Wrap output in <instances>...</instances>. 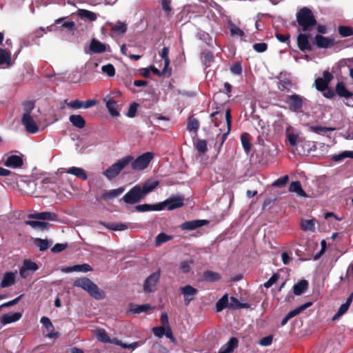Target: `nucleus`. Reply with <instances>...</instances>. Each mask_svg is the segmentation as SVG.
<instances>
[{
	"mask_svg": "<svg viewBox=\"0 0 353 353\" xmlns=\"http://www.w3.org/2000/svg\"><path fill=\"white\" fill-rule=\"evenodd\" d=\"M296 21L303 32L312 30L317 23L312 10L306 7L301 8L296 13Z\"/></svg>",
	"mask_w": 353,
	"mask_h": 353,
	"instance_id": "1",
	"label": "nucleus"
},
{
	"mask_svg": "<svg viewBox=\"0 0 353 353\" xmlns=\"http://www.w3.org/2000/svg\"><path fill=\"white\" fill-rule=\"evenodd\" d=\"M73 285L75 287L82 288L97 300L103 299L105 296V292L100 290L98 286L88 278L83 277L78 279L74 281Z\"/></svg>",
	"mask_w": 353,
	"mask_h": 353,
	"instance_id": "2",
	"label": "nucleus"
},
{
	"mask_svg": "<svg viewBox=\"0 0 353 353\" xmlns=\"http://www.w3.org/2000/svg\"><path fill=\"white\" fill-rule=\"evenodd\" d=\"M134 159L131 155H128L119 159L103 172V174L108 179L112 180L119 175L121 170Z\"/></svg>",
	"mask_w": 353,
	"mask_h": 353,
	"instance_id": "3",
	"label": "nucleus"
},
{
	"mask_svg": "<svg viewBox=\"0 0 353 353\" xmlns=\"http://www.w3.org/2000/svg\"><path fill=\"white\" fill-rule=\"evenodd\" d=\"M285 101L292 112L302 113L303 104L307 99L299 94L294 93L290 95H287Z\"/></svg>",
	"mask_w": 353,
	"mask_h": 353,
	"instance_id": "4",
	"label": "nucleus"
},
{
	"mask_svg": "<svg viewBox=\"0 0 353 353\" xmlns=\"http://www.w3.org/2000/svg\"><path fill=\"white\" fill-rule=\"evenodd\" d=\"M335 88L336 96L343 99L347 105L353 107V92L347 88L345 83L343 81H339Z\"/></svg>",
	"mask_w": 353,
	"mask_h": 353,
	"instance_id": "5",
	"label": "nucleus"
},
{
	"mask_svg": "<svg viewBox=\"0 0 353 353\" xmlns=\"http://www.w3.org/2000/svg\"><path fill=\"white\" fill-rule=\"evenodd\" d=\"M153 157L154 154L152 152H145L138 157L136 159H132V162H130L131 167L134 170H143L148 166Z\"/></svg>",
	"mask_w": 353,
	"mask_h": 353,
	"instance_id": "6",
	"label": "nucleus"
},
{
	"mask_svg": "<svg viewBox=\"0 0 353 353\" xmlns=\"http://www.w3.org/2000/svg\"><path fill=\"white\" fill-rule=\"evenodd\" d=\"M184 196L177 195L159 203V205L161 207V210L164 209L173 210L181 208L184 204Z\"/></svg>",
	"mask_w": 353,
	"mask_h": 353,
	"instance_id": "7",
	"label": "nucleus"
},
{
	"mask_svg": "<svg viewBox=\"0 0 353 353\" xmlns=\"http://www.w3.org/2000/svg\"><path fill=\"white\" fill-rule=\"evenodd\" d=\"M160 275L161 271L159 269L145 279L143 286L145 292L150 293L157 290V284L159 281Z\"/></svg>",
	"mask_w": 353,
	"mask_h": 353,
	"instance_id": "8",
	"label": "nucleus"
},
{
	"mask_svg": "<svg viewBox=\"0 0 353 353\" xmlns=\"http://www.w3.org/2000/svg\"><path fill=\"white\" fill-rule=\"evenodd\" d=\"M143 198L140 185H137L123 196L122 200L127 204H135L139 203Z\"/></svg>",
	"mask_w": 353,
	"mask_h": 353,
	"instance_id": "9",
	"label": "nucleus"
},
{
	"mask_svg": "<svg viewBox=\"0 0 353 353\" xmlns=\"http://www.w3.org/2000/svg\"><path fill=\"white\" fill-rule=\"evenodd\" d=\"M334 79L333 74L327 70L323 72V77H319L315 79L314 85L318 91L323 92L329 86V83Z\"/></svg>",
	"mask_w": 353,
	"mask_h": 353,
	"instance_id": "10",
	"label": "nucleus"
},
{
	"mask_svg": "<svg viewBox=\"0 0 353 353\" xmlns=\"http://www.w3.org/2000/svg\"><path fill=\"white\" fill-rule=\"evenodd\" d=\"M310 35L305 33H300L296 38V43L298 48L301 52H310L313 48L309 41Z\"/></svg>",
	"mask_w": 353,
	"mask_h": 353,
	"instance_id": "11",
	"label": "nucleus"
},
{
	"mask_svg": "<svg viewBox=\"0 0 353 353\" xmlns=\"http://www.w3.org/2000/svg\"><path fill=\"white\" fill-rule=\"evenodd\" d=\"M180 290L183 295L184 303L185 305H188L190 303L195 299V296L198 293L197 289L190 285H187L181 288Z\"/></svg>",
	"mask_w": 353,
	"mask_h": 353,
	"instance_id": "12",
	"label": "nucleus"
},
{
	"mask_svg": "<svg viewBox=\"0 0 353 353\" xmlns=\"http://www.w3.org/2000/svg\"><path fill=\"white\" fill-rule=\"evenodd\" d=\"M21 123L25 126L26 131L29 133L35 134L39 131V127L31 115L23 114Z\"/></svg>",
	"mask_w": 353,
	"mask_h": 353,
	"instance_id": "13",
	"label": "nucleus"
},
{
	"mask_svg": "<svg viewBox=\"0 0 353 353\" xmlns=\"http://www.w3.org/2000/svg\"><path fill=\"white\" fill-rule=\"evenodd\" d=\"M38 269L39 266L36 263L29 259H25L22 267L19 270V274L22 278L26 279L29 275L28 271L34 272Z\"/></svg>",
	"mask_w": 353,
	"mask_h": 353,
	"instance_id": "14",
	"label": "nucleus"
},
{
	"mask_svg": "<svg viewBox=\"0 0 353 353\" xmlns=\"http://www.w3.org/2000/svg\"><path fill=\"white\" fill-rule=\"evenodd\" d=\"M314 44L319 48H327L334 46L335 41L334 39L316 34L314 38Z\"/></svg>",
	"mask_w": 353,
	"mask_h": 353,
	"instance_id": "15",
	"label": "nucleus"
},
{
	"mask_svg": "<svg viewBox=\"0 0 353 353\" xmlns=\"http://www.w3.org/2000/svg\"><path fill=\"white\" fill-rule=\"evenodd\" d=\"M40 322L45 328L49 331V333L46 334V337L49 339H56L59 336V333L58 332H54V327L48 317H41Z\"/></svg>",
	"mask_w": 353,
	"mask_h": 353,
	"instance_id": "16",
	"label": "nucleus"
},
{
	"mask_svg": "<svg viewBox=\"0 0 353 353\" xmlns=\"http://www.w3.org/2000/svg\"><path fill=\"white\" fill-rule=\"evenodd\" d=\"M208 223L207 220L203 219L185 221L181 225V228L183 230H193L208 224Z\"/></svg>",
	"mask_w": 353,
	"mask_h": 353,
	"instance_id": "17",
	"label": "nucleus"
},
{
	"mask_svg": "<svg viewBox=\"0 0 353 353\" xmlns=\"http://www.w3.org/2000/svg\"><path fill=\"white\" fill-rule=\"evenodd\" d=\"M23 164V159L18 155H11L7 158L4 165L8 168H18Z\"/></svg>",
	"mask_w": 353,
	"mask_h": 353,
	"instance_id": "18",
	"label": "nucleus"
},
{
	"mask_svg": "<svg viewBox=\"0 0 353 353\" xmlns=\"http://www.w3.org/2000/svg\"><path fill=\"white\" fill-rule=\"evenodd\" d=\"M21 317L22 314L21 312L6 314L1 316L0 322L3 325H7L18 321Z\"/></svg>",
	"mask_w": 353,
	"mask_h": 353,
	"instance_id": "19",
	"label": "nucleus"
},
{
	"mask_svg": "<svg viewBox=\"0 0 353 353\" xmlns=\"http://www.w3.org/2000/svg\"><path fill=\"white\" fill-rule=\"evenodd\" d=\"M29 217L39 220L55 221L57 219V215L55 213L51 212L34 213L29 215Z\"/></svg>",
	"mask_w": 353,
	"mask_h": 353,
	"instance_id": "20",
	"label": "nucleus"
},
{
	"mask_svg": "<svg viewBox=\"0 0 353 353\" xmlns=\"http://www.w3.org/2000/svg\"><path fill=\"white\" fill-rule=\"evenodd\" d=\"M159 183L158 181L152 182L147 181L142 185H140L141 193L143 197L144 198L148 193L153 191L159 185Z\"/></svg>",
	"mask_w": 353,
	"mask_h": 353,
	"instance_id": "21",
	"label": "nucleus"
},
{
	"mask_svg": "<svg viewBox=\"0 0 353 353\" xmlns=\"http://www.w3.org/2000/svg\"><path fill=\"white\" fill-rule=\"evenodd\" d=\"M92 270V267L90 265L86 264V263L67 267L62 270L63 272H66V273L72 272H90Z\"/></svg>",
	"mask_w": 353,
	"mask_h": 353,
	"instance_id": "22",
	"label": "nucleus"
},
{
	"mask_svg": "<svg viewBox=\"0 0 353 353\" xmlns=\"http://www.w3.org/2000/svg\"><path fill=\"white\" fill-rule=\"evenodd\" d=\"M15 283V274L12 272H7L3 274L0 287L2 288H8Z\"/></svg>",
	"mask_w": 353,
	"mask_h": 353,
	"instance_id": "23",
	"label": "nucleus"
},
{
	"mask_svg": "<svg viewBox=\"0 0 353 353\" xmlns=\"http://www.w3.org/2000/svg\"><path fill=\"white\" fill-rule=\"evenodd\" d=\"M124 191H125L124 187H120L117 189L105 191L101 194V199H103L104 201L110 200L114 197L119 196Z\"/></svg>",
	"mask_w": 353,
	"mask_h": 353,
	"instance_id": "24",
	"label": "nucleus"
},
{
	"mask_svg": "<svg viewBox=\"0 0 353 353\" xmlns=\"http://www.w3.org/2000/svg\"><path fill=\"white\" fill-rule=\"evenodd\" d=\"M69 121L74 127L79 129L83 128L86 125L84 118L80 114L70 115Z\"/></svg>",
	"mask_w": 353,
	"mask_h": 353,
	"instance_id": "25",
	"label": "nucleus"
},
{
	"mask_svg": "<svg viewBox=\"0 0 353 353\" xmlns=\"http://www.w3.org/2000/svg\"><path fill=\"white\" fill-rule=\"evenodd\" d=\"M90 50L92 53H102L106 50L105 45L96 39H92L90 44Z\"/></svg>",
	"mask_w": 353,
	"mask_h": 353,
	"instance_id": "26",
	"label": "nucleus"
},
{
	"mask_svg": "<svg viewBox=\"0 0 353 353\" xmlns=\"http://www.w3.org/2000/svg\"><path fill=\"white\" fill-rule=\"evenodd\" d=\"M161 207L158 203L156 204H141L135 206V210L139 212L148 211H161Z\"/></svg>",
	"mask_w": 353,
	"mask_h": 353,
	"instance_id": "27",
	"label": "nucleus"
},
{
	"mask_svg": "<svg viewBox=\"0 0 353 353\" xmlns=\"http://www.w3.org/2000/svg\"><path fill=\"white\" fill-rule=\"evenodd\" d=\"M130 310L128 312H131L133 314H141L143 312H148L151 308V305L150 304H143V305H134L131 303L130 305Z\"/></svg>",
	"mask_w": 353,
	"mask_h": 353,
	"instance_id": "28",
	"label": "nucleus"
},
{
	"mask_svg": "<svg viewBox=\"0 0 353 353\" xmlns=\"http://www.w3.org/2000/svg\"><path fill=\"white\" fill-rule=\"evenodd\" d=\"M289 191L292 192H295L298 196L302 197H306L307 194L303 190L301 182L299 181H292L289 187Z\"/></svg>",
	"mask_w": 353,
	"mask_h": 353,
	"instance_id": "29",
	"label": "nucleus"
},
{
	"mask_svg": "<svg viewBox=\"0 0 353 353\" xmlns=\"http://www.w3.org/2000/svg\"><path fill=\"white\" fill-rule=\"evenodd\" d=\"M308 282L305 280H301L293 286V292L295 295L299 296L305 292L307 289Z\"/></svg>",
	"mask_w": 353,
	"mask_h": 353,
	"instance_id": "30",
	"label": "nucleus"
},
{
	"mask_svg": "<svg viewBox=\"0 0 353 353\" xmlns=\"http://www.w3.org/2000/svg\"><path fill=\"white\" fill-rule=\"evenodd\" d=\"M238 345V339L235 337L230 339L226 347L223 346L218 353H231Z\"/></svg>",
	"mask_w": 353,
	"mask_h": 353,
	"instance_id": "31",
	"label": "nucleus"
},
{
	"mask_svg": "<svg viewBox=\"0 0 353 353\" xmlns=\"http://www.w3.org/2000/svg\"><path fill=\"white\" fill-rule=\"evenodd\" d=\"M251 137L249 133L243 132L241 135V142L245 152L248 154L251 150L252 144L250 143Z\"/></svg>",
	"mask_w": 353,
	"mask_h": 353,
	"instance_id": "32",
	"label": "nucleus"
},
{
	"mask_svg": "<svg viewBox=\"0 0 353 353\" xmlns=\"http://www.w3.org/2000/svg\"><path fill=\"white\" fill-rule=\"evenodd\" d=\"M66 173L74 175L82 180H86L88 178L85 171L81 168L71 167L67 170Z\"/></svg>",
	"mask_w": 353,
	"mask_h": 353,
	"instance_id": "33",
	"label": "nucleus"
},
{
	"mask_svg": "<svg viewBox=\"0 0 353 353\" xmlns=\"http://www.w3.org/2000/svg\"><path fill=\"white\" fill-rule=\"evenodd\" d=\"M11 65V53L10 51L0 48V65Z\"/></svg>",
	"mask_w": 353,
	"mask_h": 353,
	"instance_id": "34",
	"label": "nucleus"
},
{
	"mask_svg": "<svg viewBox=\"0 0 353 353\" xmlns=\"http://www.w3.org/2000/svg\"><path fill=\"white\" fill-rule=\"evenodd\" d=\"M104 101L105 102L106 108L112 117L119 116V112L117 110V103L114 100L104 99Z\"/></svg>",
	"mask_w": 353,
	"mask_h": 353,
	"instance_id": "35",
	"label": "nucleus"
},
{
	"mask_svg": "<svg viewBox=\"0 0 353 353\" xmlns=\"http://www.w3.org/2000/svg\"><path fill=\"white\" fill-rule=\"evenodd\" d=\"M225 120L227 123V132L223 133L221 135V145L223 144L225 141L226 140L228 135L229 134L230 130H231V125H232V116L230 113V110L228 109L225 112Z\"/></svg>",
	"mask_w": 353,
	"mask_h": 353,
	"instance_id": "36",
	"label": "nucleus"
},
{
	"mask_svg": "<svg viewBox=\"0 0 353 353\" xmlns=\"http://www.w3.org/2000/svg\"><path fill=\"white\" fill-rule=\"evenodd\" d=\"M203 280L207 282H214L221 279V275L215 272L206 270L203 273Z\"/></svg>",
	"mask_w": 353,
	"mask_h": 353,
	"instance_id": "37",
	"label": "nucleus"
},
{
	"mask_svg": "<svg viewBox=\"0 0 353 353\" xmlns=\"http://www.w3.org/2000/svg\"><path fill=\"white\" fill-rule=\"evenodd\" d=\"M250 307L248 303H241L234 296H231L229 301V308L232 310H237L241 308H248Z\"/></svg>",
	"mask_w": 353,
	"mask_h": 353,
	"instance_id": "38",
	"label": "nucleus"
},
{
	"mask_svg": "<svg viewBox=\"0 0 353 353\" xmlns=\"http://www.w3.org/2000/svg\"><path fill=\"white\" fill-rule=\"evenodd\" d=\"M226 307H229L228 294H224L216 303V310L218 312H221Z\"/></svg>",
	"mask_w": 353,
	"mask_h": 353,
	"instance_id": "39",
	"label": "nucleus"
},
{
	"mask_svg": "<svg viewBox=\"0 0 353 353\" xmlns=\"http://www.w3.org/2000/svg\"><path fill=\"white\" fill-rule=\"evenodd\" d=\"M292 129V126H289L286 129V141L291 146H296L298 143L299 134L290 133L289 131Z\"/></svg>",
	"mask_w": 353,
	"mask_h": 353,
	"instance_id": "40",
	"label": "nucleus"
},
{
	"mask_svg": "<svg viewBox=\"0 0 353 353\" xmlns=\"http://www.w3.org/2000/svg\"><path fill=\"white\" fill-rule=\"evenodd\" d=\"M144 343H145V341H140L133 342L130 344H127V343H123L121 341H119L117 339H115V341L114 342V344L119 345L124 349L130 348V349H132V350H134L137 347L143 345Z\"/></svg>",
	"mask_w": 353,
	"mask_h": 353,
	"instance_id": "41",
	"label": "nucleus"
},
{
	"mask_svg": "<svg viewBox=\"0 0 353 353\" xmlns=\"http://www.w3.org/2000/svg\"><path fill=\"white\" fill-rule=\"evenodd\" d=\"M312 304V302L305 303L301 305V306L295 308L294 310L289 312L286 316L290 319L294 317L295 316L298 315L299 313H301L302 311L305 310L307 307H310Z\"/></svg>",
	"mask_w": 353,
	"mask_h": 353,
	"instance_id": "42",
	"label": "nucleus"
},
{
	"mask_svg": "<svg viewBox=\"0 0 353 353\" xmlns=\"http://www.w3.org/2000/svg\"><path fill=\"white\" fill-rule=\"evenodd\" d=\"M172 239V236L168 235L164 232L159 233L155 239V245L157 246L161 245Z\"/></svg>",
	"mask_w": 353,
	"mask_h": 353,
	"instance_id": "43",
	"label": "nucleus"
},
{
	"mask_svg": "<svg viewBox=\"0 0 353 353\" xmlns=\"http://www.w3.org/2000/svg\"><path fill=\"white\" fill-rule=\"evenodd\" d=\"M110 30L115 33L123 34L127 30V26L125 23L118 21L116 24L111 26Z\"/></svg>",
	"mask_w": 353,
	"mask_h": 353,
	"instance_id": "44",
	"label": "nucleus"
},
{
	"mask_svg": "<svg viewBox=\"0 0 353 353\" xmlns=\"http://www.w3.org/2000/svg\"><path fill=\"white\" fill-rule=\"evenodd\" d=\"M310 131L318 134L321 135H323L327 132H331L334 130V128H329V127H321V126H317V125H312L310 127Z\"/></svg>",
	"mask_w": 353,
	"mask_h": 353,
	"instance_id": "45",
	"label": "nucleus"
},
{
	"mask_svg": "<svg viewBox=\"0 0 353 353\" xmlns=\"http://www.w3.org/2000/svg\"><path fill=\"white\" fill-rule=\"evenodd\" d=\"M199 128V121L194 118L193 117H190L188 119L187 124V130L190 132H196Z\"/></svg>",
	"mask_w": 353,
	"mask_h": 353,
	"instance_id": "46",
	"label": "nucleus"
},
{
	"mask_svg": "<svg viewBox=\"0 0 353 353\" xmlns=\"http://www.w3.org/2000/svg\"><path fill=\"white\" fill-rule=\"evenodd\" d=\"M25 224L30 225L33 228H40L41 230H45L48 227V223L39 221H26Z\"/></svg>",
	"mask_w": 353,
	"mask_h": 353,
	"instance_id": "47",
	"label": "nucleus"
},
{
	"mask_svg": "<svg viewBox=\"0 0 353 353\" xmlns=\"http://www.w3.org/2000/svg\"><path fill=\"white\" fill-rule=\"evenodd\" d=\"M34 244L39 248L40 251L46 250L50 245V243L47 239L39 238L35 239Z\"/></svg>",
	"mask_w": 353,
	"mask_h": 353,
	"instance_id": "48",
	"label": "nucleus"
},
{
	"mask_svg": "<svg viewBox=\"0 0 353 353\" xmlns=\"http://www.w3.org/2000/svg\"><path fill=\"white\" fill-rule=\"evenodd\" d=\"M79 14L82 18H86L89 19L90 21H94L97 19V15L94 12L81 9L79 10Z\"/></svg>",
	"mask_w": 353,
	"mask_h": 353,
	"instance_id": "49",
	"label": "nucleus"
},
{
	"mask_svg": "<svg viewBox=\"0 0 353 353\" xmlns=\"http://www.w3.org/2000/svg\"><path fill=\"white\" fill-rule=\"evenodd\" d=\"M168 53H169V48L163 47L161 50V52L160 54L162 59L164 61L163 72H165L167 70V68L170 64V59L168 57Z\"/></svg>",
	"mask_w": 353,
	"mask_h": 353,
	"instance_id": "50",
	"label": "nucleus"
},
{
	"mask_svg": "<svg viewBox=\"0 0 353 353\" xmlns=\"http://www.w3.org/2000/svg\"><path fill=\"white\" fill-rule=\"evenodd\" d=\"M339 33L343 37H347L353 35V28L345 26H340L339 27Z\"/></svg>",
	"mask_w": 353,
	"mask_h": 353,
	"instance_id": "51",
	"label": "nucleus"
},
{
	"mask_svg": "<svg viewBox=\"0 0 353 353\" xmlns=\"http://www.w3.org/2000/svg\"><path fill=\"white\" fill-rule=\"evenodd\" d=\"M193 263L192 260L183 261L179 264V270L183 273H188L191 270V265Z\"/></svg>",
	"mask_w": 353,
	"mask_h": 353,
	"instance_id": "52",
	"label": "nucleus"
},
{
	"mask_svg": "<svg viewBox=\"0 0 353 353\" xmlns=\"http://www.w3.org/2000/svg\"><path fill=\"white\" fill-rule=\"evenodd\" d=\"M98 339L104 343H114V341H111L110 336L108 335L104 330H99L97 334Z\"/></svg>",
	"mask_w": 353,
	"mask_h": 353,
	"instance_id": "53",
	"label": "nucleus"
},
{
	"mask_svg": "<svg viewBox=\"0 0 353 353\" xmlns=\"http://www.w3.org/2000/svg\"><path fill=\"white\" fill-rule=\"evenodd\" d=\"M101 70L103 73H105L108 77H113L115 74V68L111 63L103 65Z\"/></svg>",
	"mask_w": 353,
	"mask_h": 353,
	"instance_id": "54",
	"label": "nucleus"
},
{
	"mask_svg": "<svg viewBox=\"0 0 353 353\" xmlns=\"http://www.w3.org/2000/svg\"><path fill=\"white\" fill-rule=\"evenodd\" d=\"M23 114L30 115L31 112L34 108V103L32 101H26L23 103Z\"/></svg>",
	"mask_w": 353,
	"mask_h": 353,
	"instance_id": "55",
	"label": "nucleus"
},
{
	"mask_svg": "<svg viewBox=\"0 0 353 353\" xmlns=\"http://www.w3.org/2000/svg\"><path fill=\"white\" fill-rule=\"evenodd\" d=\"M349 306L347 304L343 303L339 308L337 312L332 317V321H336L339 318H340L342 315H343L349 309Z\"/></svg>",
	"mask_w": 353,
	"mask_h": 353,
	"instance_id": "56",
	"label": "nucleus"
},
{
	"mask_svg": "<svg viewBox=\"0 0 353 353\" xmlns=\"http://www.w3.org/2000/svg\"><path fill=\"white\" fill-rule=\"evenodd\" d=\"M229 28H230V34H231L232 37H234V36L243 37L244 35V32L241 29H240L239 27L236 26L234 24L230 23L229 25Z\"/></svg>",
	"mask_w": 353,
	"mask_h": 353,
	"instance_id": "57",
	"label": "nucleus"
},
{
	"mask_svg": "<svg viewBox=\"0 0 353 353\" xmlns=\"http://www.w3.org/2000/svg\"><path fill=\"white\" fill-rule=\"evenodd\" d=\"M301 227L303 230L314 231V221L313 219L303 221Z\"/></svg>",
	"mask_w": 353,
	"mask_h": 353,
	"instance_id": "58",
	"label": "nucleus"
},
{
	"mask_svg": "<svg viewBox=\"0 0 353 353\" xmlns=\"http://www.w3.org/2000/svg\"><path fill=\"white\" fill-rule=\"evenodd\" d=\"M195 147L196 150L201 153H205L207 150V141L203 139H199L196 142Z\"/></svg>",
	"mask_w": 353,
	"mask_h": 353,
	"instance_id": "59",
	"label": "nucleus"
},
{
	"mask_svg": "<svg viewBox=\"0 0 353 353\" xmlns=\"http://www.w3.org/2000/svg\"><path fill=\"white\" fill-rule=\"evenodd\" d=\"M276 38L281 43H286L289 48H290V34H282L279 32L275 33Z\"/></svg>",
	"mask_w": 353,
	"mask_h": 353,
	"instance_id": "60",
	"label": "nucleus"
},
{
	"mask_svg": "<svg viewBox=\"0 0 353 353\" xmlns=\"http://www.w3.org/2000/svg\"><path fill=\"white\" fill-rule=\"evenodd\" d=\"M288 180H289L288 176V175H285V176H283L282 177H280L278 179H276L272 183V186H274V187H283L288 183Z\"/></svg>",
	"mask_w": 353,
	"mask_h": 353,
	"instance_id": "61",
	"label": "nucleus"
},
{
	"mask_svg": "<svg viewBox=\"0 0 353 353\" xmlns=\"http://www.w3.org/2000/svg\"><path fill=\"white\" fill-rule=\"evenodd\" d=\"M253 49L259 53H262L267 50L268 44L266 43H256L253 45Z\"/></svg>",
	"mask_w": 353,
	"mask_h": 353,
	"instance_id": "62",
	"label": "nucleus"
},
{
	"mask_svg": "<svg viewBox=\"0 0 353 353\" xmlns=\"http://www.w3.org/2000/svg\"><path fill=\"white\" fill-rule=\"evenodd\" d=\"M138 106H139V104L137 103H136V102L132 103L130 105L126 115L130 118H132V117H135Z\"/></svg>",
	"mask_w": 353,
	"mask_h": 353,
	"instance_id": "63",
	"label": "nucleus"
},
{
	"mask_svg": "<svg viewBox=\"0 0 353 353\" xmlns=\"http://www.w3.org/2000/svg\"><path fill=\"white\" fill-rule=\"evenodd\" d=\"M279 278V273H274L273 275L264 283V287L266 288H270L274 283H275Z\"/></svg>",
	"mask_w": 353,
	"mask_h": 353,
	"instance_id": "64",
	"label": "nucleus"
}]
</instances>
